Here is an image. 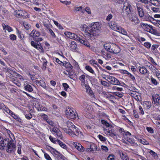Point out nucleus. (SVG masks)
Wrapping results in <instances>:
<instances>
[{
  "mask_svg": "<svg viewBox=\"0 0 160 160\" xmlns=\"http://www.w3.org/2000/svg\"><path fill=\"white\" fill-rule=\"evenodd\" d=\"M151 9L154 12H158L160 11L159 8L158 7L155 8L151 7Z\"/></svg>",
  "mask_w": 160,
  "mask_h": 160,
  "instance_id": "49530a36",
  "label": "nucleus"
},
{
  "mask_svg": "<svg viewBox=\"0 0 160 160\" xmlns=\"http://www.w3.org/2000/svg\"><path fill=\"white\" fill-rule=\"evenodd\" d=\"M105 49L109 52L113 54H117L120 51L119 47L115 44H111L110 45H105Z\"/></svg>",
  "mask_w": 160,
  "mask_h": 160,
  "instance_id": "7ed1b4c3",
  "label": "nucleus"
},
{
  "mask_svg": "<svg viewBox=\"0 0 160 160\" xmlns=\"http://www.w3.org/2000/svg\"><path fill=\"white\" fill-rule=\"evenodd\" d=\"M102 53L103 54V55L106 56L107 59H109L111 58V55L107 52H106L105 53H103V51H102Z\"/></svg>",
  "mask_w": 160,
  "mask_h": 160,
  "instance_id": "a18cd8bd",
  "label": "nucleus"
},
{
  "mask_svg": "<svg viewBox=\"0 0 160 160\" xmlns=\"http://www.w3.org/2000/svg\"><path fill=\"white\" fill-rule=\"evenodd\" d=\"M86 69L89 72L92 73H93L94 72V71L92 69V68L89 66H86L85 67Z\"/></svg>",
  "mask_w": 160,
  "mask_h": 160,
  "instance_id": "a19ab883",
  "label": "nucleus"
},
{
  "mask_svg": "<svg viewBox=\"0 0 160 160\" xmlns=\"http://www.w3.org/2000/svg\"><path fill=\"white\" fill-rule=\"evenodd\" d=\"M144 45L145 47L147 48H150L151 46L150 43L148 42H145Z\"/></svg>",
  "mask_w": 160,
  "mask_h": 160,
  "instance_id": "13d9d810",
  "label": "nucleus"
},
{
  "mask_svg": "<svg viewBox=\"0 0 160 160\" xmlns=\"http://www.w3.org/2000/svg\"><path fill=\"white\" fill-rule=\"evenodd\" d=\"M122 28L121 27L118 26L117 27L114 28V30L120 33V31L121 29H122Z\"/></svg>",
  "mask_w": 160,
  "mask_h": 160,
  "instance_id": "5fc2aeb1",
  "label": "nucleus"
},
{
  "mask_svg": "<svg viewBox=\"0 0 160 160\" xmlns=\"http://www.w3.org/2000/svg\"><path fill=\"white\" fill-rule=\"evenodd\" d=\"M11 140H10V143H9L8 145L7 146V149L6 150V151L8 153H12L14 152L16 150V146L15 144L13 143V141L12 138L10 137Z\"/></svg>",
  "mask_w": 160,
  "mask_h": 160,
  "instance_id": "423d86ee",
  "label": "nucleus"
},
{
  "mask_svg": "<svg viewBox=\"0 0 160 160\" xmlns=\"http://www.w3.org/2000/svg\"><path fill=\"white\" fill-rule=\"evenodd\" d=\"M7 70L6 72L8 75L15 78H16V75H19V74L10 69H7Z\"/></svg>",
  "mask_w": 160,
  "mask_h": 160,
  "instance_id": "a211bd4d",
  "label": "nucleus"
},
{
  "mask_svg": "<svg viewBox=\"0 0 160 160\" xmlns=\"http://www.w3.org/2000/svg\"><path fill=\"white\" fill-rule=\"evenodd\" d=\"M139 71L141 73L143 74H145L146 73H148V70L147 69L144 67H140L139 69Z\"/></svg>",
  "mask_w": 160,
  "mask_h": 160,
  "instance_id": "b1692460",
  "label": "nucleus"
},
{
  "mask_svg": "<svg viewBox=\"0 0 160 160\" xmlns=\"http://www.w3.org/2000/svg\"><path fill=\"white\" fill-rule=\"evenodd\" d=\"M140 26L143 28L148 32L153 34H155L156 33V31L153 29L151 26H150L148 24L142 22L140 24Z\"/></svg>",
  "mask_w": 160,
  "mask_h": 160,
  "instance_id": "0eeeda50",
  "label": "nucleus"
},
{
  "mask_svg": "<svg viewBox=\"0 0 160 160\" xmlns=\"http://www.w3.org/2000/svg\"><path fill=\"white\" fill-rule=\"evenodd\" d=\"M10 38L12 40H15L16 38V36L14 34H12L10 35Z\"/></svg>",
  "mask_w": 160,
  "mask_h": 160,
  "instance_id": "052dcab7",
  "label": "nucleus"
},
{
  "mask_svg": "<svg viewBox=\"0 0 160 160\" xmlns=\"http://www.w3.org/2000/svg\"><path fill=\"white\" fill-rule=\"evenodd\" d=\"M40 35L39 32L36 31L35 29L33 30L29 34V36L32 37L33 40H36L37 37Z\"/></svg>",
  "mask_w": 160,
  "mask_h": 160,
  "instance_id": "ddd939ff",
  "label": "nucleus"
},
{
  "mask_svg": "<svg viewBox=\"0 0 160 160\" xmlns=\"http://www.w3.org/2000/svg\"><path fill=\"white\" fill-rule=\"evenodd\" d=\"M13 117L17 121H18L20 122H22V120L19 117L16 115L15 114H14V115L13 116Z\"/></svg>",
  "mask_w": 160,
  "mask_h": 160,
  "instance_id": "603ef678",
  "label": "nucleus"
},
{
  "mask_svg": "<svg viewBox=\"0 0 160 160\" xmlns=\"http://www.w3.org/2000/svg\"><path fill=\"white\" fill-rule=\"evenodd\" d=\"M57 136L58 138H60L61 139L63 138L62 132L58 129H57V132L56 133Z\"/></svg>",
  "mask_w": 160,
  "mask_h": 160,
  "instance_id": "e433bc0d",
  "label": "nucleus"
},
{
  "mask_svg": "<svg viewBox=\"0 0 160 160\" xmlns=\"http://www.w3.org/2000/svg\"><path fill=\"white\" fill-rule=\"evenodd\" d=\"M44 26L46 27L45 30H48L49 31L50 29H51L52 26L50 23H47L45 22L43 23Z\"/></svg>",
  "mask_w": 160,
  "mask_h": 160,
  "instance_id": "c85d7f7f",
  "label": "nucleus"
},
{
  "mask_svg": "<svg viewBox=\"0 0 160 160\" xmlns=\"http://www.w3.org/2000/svg\"><path fill=\"white\" fill-rule=\"evenodd\" d=\"M78 41L81 43L82 44L86 46L88 48H90V46L89 43L88 42V41L86 40H82L80 37V39L78 40Z\"/></svg>",
  "mask_w": 160,
  "mask_h": 160,
  "instance_id": "412c9836",
  "label": "nucleus"
},
{
  "mask_svg": "<svg viewBox=\"0 0 160 160\" xmlns=\"http://www.w3.org/2000/svg\"><path fill=\"white\" fill-rule=\"evenodd\" d=\"M109 24L110 28L113 30L114 28L117 27L118 26L117 23L114 22H112L111 24L109 23Z\"/></svg>",
  "mask_w": 160,
  "mask_h": 160,
  "instance_id": "72a5a7b5",
  "label": "nucleus"
},
{
  "mask_svg": "<svg viewBox=\"0 0 160 160\" xmlns=\"http://www.w3.org/2000/svg\"><path fill=\"white\" fill-rule=\"evenodd\" d=\"M138 12L139 16L140 18H142L144 16L143 10L142 8V6L140 5L139 3H137L136 5Z\"/></svg>",
  "mask_w": 160,
  "mask_h": 160,
  "instance_id": "f8f14e48",
  "label": "nucleus"
},
{
  "mask_svg": "<svg viewBox=\"0 0 160 160\" xmlns=\"http://www.w3.org/2000/svg\"><path fill=\"white\" fill-rule=\"evenodd\" d=\"M158 45L157 44H153L152 45L151 49L152 50L154 51L155 49L158 48Z\"/></svg>",
  "mask_w": 160,
  "mask_h": 160,
  "instance_id": "774afa93",
  "label": "nucleus"
},
{
  "mask_svg": "<svg viewBox=\"0 0 160 160\" xmlns=\"http://www.w3.org/2000/svg\"><path fill=\"white\" fill-rule=\"evenodd\" d=\"M35 48L39 50V52H44V50L42 47L41 46V45H40L38 44H37L36 47H35Z\"/></svg>",
  "mask_w": 160,
  "mask_h": 160,
  "instance_id": "f704fd0d",
  "label": "nucleus"
},
{
  "mask_svg": "<svg viewBox=\"0 0 160 160\" xmlns=\"http://www.w3.org/2000/svg\"><path fill=\"white\" fill-rule=\"evenodd\" d=\"M150 2L152 4L160 8V1L159 0H151Z\"/></svg>",
  "mask_w": 160,
  "mask_h": 160,
  "instance_id": "aec40b11",
  "label": "nucleus"
},
{
  "mask_svg": "<svg viewBox=\"0 0 160 160\" xmlns=\"http://www.w3.org/2000/svg\"><path fill=\"white\" fill-rule=\"evenodd\" d=\"M74 145L76 148L79 151L83 152L84 151V148L81 144L79 143L78 145L74 144Z\"/></svg>",
  "mask_w": 160,
  "mask_h": 160,
  "instance_id": "4be33fe9",
  "label": "nucleus"
},
{
  "mask_svg": "<svg viewBox=\"0 0 160 160\" xmlns=\"http://www.w3.org/2000/svg\"><path fill=\"white\" fill-rule=\"evenodd\" d=\"M144 19L145 20L148 21H150L152 23H156L155 22V20L153 18L150 16V15H149L148 14H144Z\"/></svg>",
  "mask_w": 160,
  "mask_h": 160,
  "instance_id": "dca6fc26",
  "label": "nucleus"
},
{
  "mask_svg": "<svg viewBox=\"0 0 160 160\" xmlns=\"http://www.w3.org/2000/svg\"><path fill=\"white\" fill-rule=\"evenodd\" d=\"M126 140L132 144H133L134 143V140L132 138L127 137L126 138Z\"/></svg>",
  "mask_w": 160,
  "mask_h": 160,
  "instance_id": "ea45409f",
  "label": "nucleus"
},
{
  "mask_svg": "<svg viewBox=\"0 0 160 160\" xmlns=\"http://www.w3.org/2000/svg\"><path fill=\"white\" fill-rule=\"evenodd\" d=\"M66 113L71 119H74L78 117L76 111L69 107H67L66 109Z\"/></svg>",
  "mask_w": 160,
  "mask_h": 160,
  "instance_id": "39448f33",
  "label": "nucleus"
},
{
  "mask_svg": "<svg viewBox=\"0 0 160 160\" xmlns=\"http://www.w3.org/2000/svg\"><path fill=\"white\" fill-rule=\"evenodd\" d=\"M82 106L85 110L88 109L89 107V105H88L87 102H83Z\"/></svg>",
  "mask_w": 160,
  "mask_h": 160,
  "instance_id": "79ce46f5",
  "label": "nucleus"
},
{
  "mask_svg": "<svg viewBox=\"0 0 160 160\" xmlns=\"http://www.w3.org/2000/svg\"><path fill=\"white\" fill-rule=\"evenodd\" d=\"M90 149L91 151H96L97 150V146L95 144L92 143L90 145Z\"/></svg>",
  "mask_w": 160,
  "mask_h": 160,
  "instance_id": "2f4dec72",
  "label": "nucleus"
},
{
  "mask_svg": "<svg viewBox=\"0 0 160 160\" xmlns=\"http://www.w3.org/2000/svg\"><path fill=\"white\" fill-rule=\"evenodd\" d=\"M130 20L132 22H133V24L137 25L140 22V20L135 15L134 13L132 15L128 17Z\"/></svg>",
  "mask_w": 160,
  "mask_h": 160,
  "instance_id": "9b49d317",
  "label": "nucleus"
},
{
  "mask_svg": "<svg viewBox=\"0 0 160 160\" xmlns=\"http://www.w3.org/2000/svg\"><path fill=\"white\" fill-rule=\"evenodd\" d=\"M121 158L123 160H127L128 159V157L126 155L125 153H122L120 154Z\"/></svg>",
  "mask_w": 160,
  "mask_h": 160,
  "instance_id": "c9c22d12",
  "label": "nucleus"
},
{
  "mask_svg": "<svg viewBox=\"0 0 160 160\" xmlns=\"http://www.w3.org/2000/svg\"><path fill=\"white\" fill-rule=\"evenodd\" d=\"M44 157L45 158L48 160H52L50 156L47 153H44Z\"/></svg>",
  "mask_w": 160,
  "mask_h": 160,
  "instance_id": "e2e57ef3",
  "label": "nucleus"
},
{
  "mask_svg": "<svg viewBox=\"0 0 160 160\" xmlns=\"http://www.w3.org/2000/svg\"><path fill=\"white\" fill-rule=\"evenodd\" d=\"M86 76L85 75H82L79 78V80L82 84H85V79Z\"/></svg>",
  "mask_w": 160,
  "mask_h": 160,
  "instance_id": "473e14b6",
  "label": "nucleus"
},
{
  "mask_svg": "<svg viewBox=\"0 0 160 160\" xmlns=\"http://www.w3.org/2000/svg\"><path fill=\"white\" fill-rule=\"evenodd\" d=\"M70 34V38L77 40L80 39V37L77 34L72 32H71Z\"/></svg>",
  "mask_w": 160,
  "mask_h": 160,
  "instance_id": "5701e85b",
  "label": "nucleus"
},
{
  "mask_svg": "<svg viewBox=\"0 0 160 160\" xmlns=\"http://www.w3.org/2000/svg\"><path fill=\"white\" fill-rule=\"evenodd\" d=\"M146 129L148 132L151 133H153V129L151 127H147L146 128Z\"/></svg>",
  "mask_w": 160,
  "mask_h": 160,
  "instance_id": "4d7b16f0",
  "label": "nucleus"
},
{
  "mask_svg": "<svg viewBox=\"0 0 160 160\" xmlns=\"http://www.w3.org/2000/svg\"><path fill=\"white\" fill-rule=\"evenodd\" d=\"M68 77L74 80L76 78V74L75 73L71 72H68Z\"/></svg>",
  "mask_w": 160,
  "mask_h": 160,
  "instance_id": "7c9ffc66",
  "label": "nucleus"
},
{
  "mask_svg": "<svg viewBox=\"0 0 160 160\" xmlns=\"http://www.w3.org/2000/svg\"><path fill=\"white\" fill-rule=\"evenodd\" d=\"M9 143H10V140H9V139L6 138L4 140L3 139L1 144V147H6L8 145Z\"/></svg>",
  "mask_w": 160,
  "mask_h": 160,
  "instance_id": "6ab92c4d",
  "label": "nucleus"
},
{
  "mask_svg": "<svg viewBox=\"0 0 160 160\" xmlns=\"http://www.w3.org/2000/svg\"><path fill=\"white\" fill-rule=\"evenodd\" d=\"M151 81L152 83L153 84L155 85H156L158 84V82L156 79L152 77L151 78Z\"/></svg>",
  "mask_w": 160,
  "mask_h": 160,
  "instance_id": "c03bdc74",
  "label": "nucleus"
},
{
  "mask_svg": "<svg viewBox=\"0 0 160 160\" xmlns=\"http://www.w3.org/2000/svg\"><path fill=\"white\" fill-rule=\"evenodd\" d=\"M101 83L102 85L104 86H108V83L106 81H101Z\"/></svg>",
  "mask_w": 160,
  "mask_h": 160,
  "instance_id": "69168bd1",
  "label": "nucleus"
},
{
  "mask_svg": "<svg viewBox=\"0 0 160 160\" xmlns=\"http://www.w3.org/2000/svg\"><path fill=\"white\" fill-rule=\"evenodd\" d=\"M38 84L44 88H46V85L45 82L42 79H40L39 81L38 82Z\"/></svg>",
  "mask_w": 160,
  "mask_h": 160,
  "instance_id": "c756f323",
  "label": "nucleus"
},
{
  "mask_svg": "<svg viewBox=\"0 0 160 160\" xmlns=\"http://www.w3.org/2000/svg\"><path fill=\"white\" fill-rule=\"evenodd\" d=\"M25 117L28 119H30L32 118V116L31 113H29L28 114H26L25 115Z\"/></svg>",
  "mask_w": 160,
  "mask_h": 160,
  "instance_id": "0e129e2a",
  "label": "nucleus"
},
{
  "mask_svg": "<svg viewBox=\"0 0 160 160\" xmlns=\"http://www.w3.org/2000/svg\"><path fill=\"white\" fill-rule=\"evenodd\" d=\"M62 66L65 67L66 68V71L68 72H71L72 71L73 67L69 62H65L64 63L63 62V65Z\"/></svg>",
  "mask_w": 160,
  "mask_h": 160,
  "instance_id": "4468645a",
  "label": "nucleus"
},
{
  "mask_svg": "<svg viewBox=\"0 0 160 160\" xmlns=\"http://www.w3.org/2000/svg\"><path fill=\"white\" fill-rule=\"evenodd\" d=\"M23 25L25 27V29L27 30H30L31 29V26L30 25L26 22H23Z\"/></svg>",
  "mask_w": 160,
  "mask_h": 160,
  "instance_id": "bb28decb",
  "label": "nucleus"
},
{
  "mask_svg": "<svg viewBox=\"0 0 160 160\" xmlns=\"http://www.w3.org/2000/svg\"><path fill=\"white\" fill-rule=\"evenodd\" d=\"M133 113L134 116L136 118H139V116L138 114L137 111L135 110H134L133 111Z\"/></svg>",
  "mask_w": 160,
  "mask_h": 160,
  "instance_id": "6e6d98bb",
  "label": "nucleus"
},
{
  "mask_svg": "<svg viewBox=\"0 0 160 160\" xmlns=\"http://www.w3.org/2000/svg\"><path fill=\"white\" fill-rule=\"evenodd\" d=\"M70 44V48L71 50L75 52L78 51V48L77 47V44L75 42L71 41Z\"/></svg>",
  "mask_w": 160,
  "mask_h": 160,
  "instance_id": "2eb2a0df",
  "label": "nucleus"
},
{
  "mask_svg": "<svg viewBox=\"0 0 160 160\" xmlns=\"http://www.w3.org/2000/svg\"><path fill=\"white\" fill-rule=\"evenodd\" d=\"M98 137L102 141L105 142L106 141V138L101 135H98Z\"/></svg>",
  "mask_w": 160,
  "mask_h": 160,
  "instance_id": "09e8293b",
  "label": "nucleus"
},
{
  "mask_svg": "<svg viewBox=\"0 0 160 160\" xmlns=\"http://www.w3.org/2000/svg\"><path fill=\"white\" fill-rule=\"evenodd\" d=\"M48 33H49L52 38H55L56 36L54 32L52 31V29H50Z\"/></svg>",
  "mask_w": 160,
  "mask_h": 160,
  "instance_id": "8fccbe9b",
  "label": "nucleus"
},
{
  "mask_svg": "<svg viewBox=\"0 0 160 160\" xmlns=\"http://www.w3.org/2000/svg\"><path fill=\"white\" fill-rule=\"evenodd\" d=\"M120 33H122V34H123L125 35H127V32L125 30V29L122 28V29H121L120 31Z\"/></svg>",
  "mask_w": 160,
  "mask_h": 160,
  "instance_id": "3c124183",
  "label": "nucleus"
},
{
  "mask_svg": "<svg viewBox=\"0 0 160 160\" xmlns=\"http://www.w3.org/2000/svg\"><path fill=\"white\" fill-rule=\"evenodd\" d=\"M152 102L156 106H160V96L157 94H154L152 95Z\"/></svg>",
  "mask_w": 160,
  "mask_h": 160,
  "instance_id": "1a4fd4ad",
  "label": "nucleus"
},
{
  "mask_svg": "<svg viewBox=\"0 0 160 160\" xmlns=\"http://www.w3.org/2000/svg\"><path fill=\"white\" fill-rule=\"evenodd\" d=\"M24 88L26 91L28 92H31L33 90L31 85L28 84L25 86Z\"/></svg>",
  "mask_w": 160,
  "mask_h": 160,
  "instance_id": "a878e982",
  "label": "nucleus"
},
{
  "mask_svg": "<svg viewBox=\"0 0 160 160\" xmlns=\"http://www.w3.org/2000/svg\"><path fill=\"white\" fill-rule=\"evenodd\" d=\"M101 122L102 124L105 125L107 127H109L110 126L109 124L106 121L104 120H102L101 121Z\"/></svg>",
  "mask_w": 160,
  "mask_h": 160,
  "instance_id": "37998d69",
  "label": "nucleus"
},
{
  "mask_svg": "<svg viewBox=\"0 0 160 160\" xmlns=\"http://www.w3.org/2000/svg\"><path fill=\"white\" fill-rule=\"evenodd\" d=\"M53 60L57 62L61 66H62V65H63V62L60 61L58 58H53Z\"/></svg>",
  "mask_w": 160,
  "mask_h": 160,
  "instance_id": "4c0bfd02",
  "label": "nucleus"
},
{
  "mask_svg": "<svg viewBox=\"0 0 160 160\" xmlns=\"http://www.w3.org/2000/svg\"><path fill=\"white\" fill-rule=\"evenodd\" d=\"M107 79V81L111 84L115 85H120V83L119 81L114 77L110 76Z\"/></svg>",
  "mask_w": 160,
  "mask_h": 160,
  "instance_id": "9d476101",
  "label": "nucleus"
},
{
  "mask_svg": "<svg viewBox=\"0 0 160 160\" xmlns=\"http://www.w3.org/2000/svg\"><path fill=\"white\" fill-rule=\"evenodd\" d=\"M149 153L154 158H157L158 157L157 154L152 150H151L149 151Z\"/></svg>",
  "mask_w": 160,
  "mask_h": 160,
  "instance_id": "58836bf2",
  "label": "nucleus"
},
{
  "mask_svg": "<svg viewBox=\"0 0 160 160\" xmlns=\"http://www.w3.org/2000/svg\"><path fill=\"white\" fill-rule=\"evenodd\" d=\"M66 124L68 129L63 128V130L69 135L74 138H76L79 135L81 136L82 135V132L79 131L78 128L76 127L71 121H67Z\"/></svg>",
  "mask_w": 160,
  "mask_h": 160,
  "instance_id": "f03ea898",
  "label": "nucleus"
},
{
  "mask_svg": "<svg viewBox=\"0 0 160 160\" xmlns=\"http://www.w3.org/2000/svg\"><path fill=\"white\" fill-rule=\"evenodd\" d=\"M62 86L64 87V89L65 91H67L68 88H69V86L66 83H63Z\"/></svg>",
  "mask_w": 160,
  "mask_h": 160,
  "instance_id": "680f3d73",
  "label": "nucleus"
},
{
  "mask_svg": "<svg viewBox=\"0 0 160 160\" xmlns=\"http://www.w3.org/2000/svg\"><path fill=\"white\" fill-rule=\"evenodd\" d=\"M57 142L59 144V145L62 148L67 149V146L62 142L60 140H58Z\"/></svg>",
  "mask_w": 160,
  "mask_h": 160,
  "instance_id": "cd10ccee",
  "label": "nucleus"
},
{
  "mask_svg": "<svg viewBox=\"0 0 160 160\" xmlns=\"http://www.w3.org/2000/svg\"><path fill=\"white\" fill-rule=\"evenodd\" d=\"M149 69L150 70L152 71L153 73H155L157 71L156 70L157 69L155 68H155L152 65H150L149 66H148Z\"/></svg>",
  "mask_w": 160,
  "mask_h": 160,
  "instance_id": "de8ad7c7",
  "label": "nucleus"
},
{
  "mask_svg": "<svg viewBox=\"0 0 160 160\" xmlns=\"http://www.w3.org/2000/svg\"><path fill=\"white\" fill-rule=\"evenodd\" d=\"M54 157L57 160H64V157L58 151H56Z\"/></svg>",
  "mask_w": 160,
  "mask_h": 160,
  "instance_id": "f3484780",
  "label": "nucleus"
},
{
  "mask_svg": "<svg viewBox=\"0 0 160 160\" xmlns=\"http://www.w3.org/2000/svg\"><path fill=\"white\" fill-rule=\"evenodd\" d=\"M122 11L123 12L127 15L128 17L132 15L134 13L133 12L132 8L131 6L127 2L124 3Z\"/></svg>",
  "mask_w": 160,
  "mask_h": 160,
  "instance_id": "20e7f679",
  "label": "nucleus"
},
{
  "mask_svg": "<svg viewBox=\"0 0 160 160\" xmlns=\"http://www.w3.org/2000/svg\"><path fill=\"white\" fill-rule=\"evenodd\" d=\"M14 15L16 17H22L23 18H28V13L25 11L22 10H16L15 11Z\"/></svg>",
  "mask_w": 160,
  "mask_h": 160,
  "instance_id": "6e6552de",
  "label": "nucleus"
},
{
  "mask_svg": "<svg viewBox=\"0 0 160 160\" xmlns=\"http://www.w3.org/2000/svg\"><path fill=\"white\" fill-rule=\"evenodd\" d=\"M41 116L43 118L44 120L46 121L48 120V117L46 115L44 114H42L41 115Z\"/></svg>",
  "mask_w": 160,
  "mask_h": 160,
  "instance_id": "864d4df0",
  "label": "nucleus"
},
{
  "mask_svg": "<svg viewBox=\"0 0 160 160\" xmlns=\"http://www.w3.org/2000/svg\"><path fill=\"white\" fill-rule=\"evenodd\" d=\"M102 24L98 22L92 23L90 25L87 26L85 30V35L91 39V37L97 38L101 33Z\"/></svg>",
  "mask_w": 160,
  "mask_h": 160,
  "instance_id": "f257e3e1",
  "label": "nucleus"
},
{
  "mask_svg": "<svg viewBox=\"0 0 160 160\" xmlns=\"http://www.w3.org/2000/svg\"><path fill=\"white\" fill-rule=\"evenodd\" d=\"M114 155H109L108 157V160H114Z\"/></svg>",
  "mask_w": 160,
  "mask_h": 160,
  "instance_id": "338daca9",
  "label": "nucleus"
},
{
  "mask_svg": "<svg viewBox=\"0 0 160 160\" xmlns=\"http://www.w3.org/2000/svg\"><path fill=\"white\" fill-rule=\"evenodd\" d=\"M143 105L145 108L148 109L151 108L152 104L150 101H146L144 102Z\"/></svg>",
  "mask_w": 160,
  "mask_h": 160,
  "instance_id": "393cba45",
  "label": "nucleus"
},
{
  "mask_svg": "<svg viewBox=\"0 0 160 160\" xmlns=\"http://www.w3.org/2000/svg\"><path fill=\"white\" fill-rule=\"evenodd\" d=\"M53 22L59 28L61 29L62 28L61 25L58 22L55 21H53Z\"/></svg>",
  "mask_w": 160,
  "mask_h": 160,
  "instance_id": "bf43d9fd",
  "label": "nucleus"
}]
</instances>
